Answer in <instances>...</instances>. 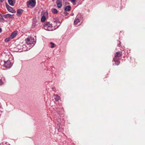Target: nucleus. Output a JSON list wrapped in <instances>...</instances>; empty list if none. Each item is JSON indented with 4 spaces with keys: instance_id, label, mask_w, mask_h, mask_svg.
<instances>
[{
    "instance_id": "1",
    "label": "nucleus",
    "mask_w": 145,
    "mask_h": 145,
    "mask_svg": "<svg viewBox=\"0 0 145 145\" xmlns=\"http://www.w3.org/2000/svg\"><path fill=\"white\" fill-rule=\"evenodd\" d=\"M34 40L35 39L34 38L31 37H28L27 39H25V40L26 42L28 45H31L32 44L33 45H32V46L31 45L30 46L29 48H28V46H26L25 45H22V49H23V50L25 51L28 50L31 48L35 43Z\"/></svg>"
},
{
    "instance_id": "2",
    "label": "nucleus",
    "mask_w": 145,
    "mask_h": 145,
    "mask_svg": "<svg viewBox=\"0 0 145 145\" xmlns=\"http://www.w3.org/2000/svg\"><path fill=\"white\" fill-rule=\"evenodd\" d=\"M44 29L47 31H52L54 30L55 28H54L52 24L49 22H46L44 25Z\"/></svg>"
},
{
    "instance_id": "3",
    "label": "nucleus",
    "mask_w": 145,
    "mask_h": 145,
    "mask_svg": "<svg viewBox=\"0 0 145 145\" xmlns=\"http://www.w3.org/2000/svg\"><path fill=\"white\" fill-rule=\"evenodd\" d=\"M3 62L4 63L3 66L6 68L9 69L12 66L11 63L9 60H8L6 61H3Z\"/></svg>"
},
{
    "instance_id": "4",
    "label": "nucleus",
    "mask_w": 145,
    "mask_h": 145,
    "mask_svg": "<svg viewBox=\"0 0 145 145\" xmlns=\"http://www.w3.org/2000/svg\"><path fill=\"white\" fill-rule=\"evenodd\" d=\"M35 0H29L27 2V5L28 7H34L35 6Z\"/></svg>"
},
{
    "instance_id": "5",
    "label": "nucleus",
    "mask_w": 145,
    "mask_h": 145,
    "mask_svg": "<svg viewBox=\"0 0 145 145\" xmlns=\"http://www.w3.org/2000/svg\"><path fill=\"white\" fill-rule=\"evenodd\" d=\"M6 7L7 10L9 12H11L13 13L16 12L15 10H14L12 8L10 7L9 5H6Z\"/></svg>"
},
{
    "instance_id": "6",
    "label": "nucleus",
    "mask_w": 145,
    "mask_h": 145,
    "mask_svg": "<svg viewBox=\"0 0 145 145\" xmlns=\"http://www.w3.org/2000/svg\"><path fill=\"white\" fill-rule=\"evenodd\" d=\"M17 32H18L17 31H15L13 32L10 36V37L11 39H12L14 37H16L17 34Z\"/></svg>"
},
{
    "instance_id": "7",
    "label": "nucleus",
    "mask_w": 145,
    "mask_h": 145,
    "mask_svg": "<svg viewBox=\"0 0 145 145\" xmlns=\"http://www.w3.org/2000/svg\"><path fill=\"white\" fill-rule=\"evenodd\" d=\"M57 6L59 8H60L62 6V1L61 0H57L56 2Z\"/></svg>"
},
{
    "instance_id": "8",
    "label": "nucleus",
    "mask_w": 145,
    "mask_h": 145,
    "mask_svg": "<svg viewBox=\"0 0 145 145\" xmlns=\"http://www.w3.org/2000/svg\"><path fill=\"white\" fill-rule=\"evenodd\" d=\"M9 4L12 6H13L16 2V0H8Z\"/></svg>"
},
{
    "instance_id": "9",
    "label": "nucleus",
    "mask_w": 145,
    "mask_h": 145,
    "mask_svg": "<svg viewBox=\"0 0 145 145\" xmlns=\"http://www.w3.org/2000/svg\"><path fill=\"white\" fill-rule=\"evenodd\" d=\"M12 17V15L9 14H7L3 15V18H5L7 19H8L10 18H11Z\"/></svg>"
},
{
    "instance_id": "10",
    "label": "nucleus",
    "mask_w": 145,
    "mask_h": 145,
    "mask_svg": "<svg viewBox=\"0 0 145 145\" xmlns=\"http://www.w3.org/2000/svg\"><path fill=\"white\" fill-rule=\"evenodd\" d=\"M114 61L116 63H115L116 65H118L120 63L119 62V59L118 58H117V57H114Z\"/></svg>"
},
{
    "instance_id": "11",
    "label": "nucleus",
    "mask_w": 145,
    "mask_h": 145,
    "mask_svg": "<svg viewBox=\"0 0 145 145\" xmlns=\"http://www.w3.org/2000/svg\"><path fill=\"white\" fill-rule=\"evenodd\" d=\"M22 12V10L21 9H18L17 10V15L20 16Z\"/></svg>"
},
{
    "instance_id": "12",
    "label": "nucleus",
    "mask_w": 145,
    "mask_h": 145,
    "mask_svg": "<svg viewBox=\"0 0 145 145\" xmlns=\"http://www.w3.org/2000/svg\"><path fill=\"white\" fill-rule=\"evenodd\" d=\"M122 53L121 52H117L115 54V57H119L121 56V55H122Z\"/></svg>"
},
{
    "instance_id": "13",
    "label": "nucleus",
    "mask_w": 145,
    "mask_h": 145,
    "mask_svg": "<svg viewBox=\"0 0 145 145\" xmlns=\"http://www.w3.org/2000/svg\"><path fill=\"white\" fill-rule=\"evenodd\" d=\"M71 7L70 6H66L65 8V10L66 11H69L71 10Z\"/></svg>"
},
{
    "instance_id": "14",
    "label": "nucleus",
    "mask_w": 145,
    "mask_h": 145,
    "mask_svg": "<svg viewBox=\"0 0 145 145\" xmlns=\"http://www.w3.org/2000/svg\"><path fill=\"white\" fill-rule=\"evenodd\" d=\"M4 21V19L3 16L0 14V22H3Z\"/></svg>"
},
{
    "instance_id": "15",
    "label": "nucleus",
    "mask_w": 145,
    "mask_h": 145,
    "mask_svg": "<svg viewBox=\"0 0 145 145\" xmlns=\"http://www.w3.org/2000/svg\"><path fill=\"white\" fill-rule=\"evenodd\" d=\"M80 20L79 19L76 18L74 21V23L75 24H77L79 22Z\"/></svg>"
},
{
    "instance_id": "16",
    "label": "nucleus",
    "mask_w": 145,
    "mask_h": 145,
    "mask_svg": "<svg viewBox=\"0 0 145 145\" xmlns=\"http://www.w3.org/2000/svg\"><path fill=\"white\" fill-rule=\"evenodd\" d=\"M54 98L56 101H57L60 99L59 97L57 95H54Z\"/></svg>"
},
{
    "instance_id": "17",
    "label": "nucleus",
    "mask_w": 145,
    "mask_h": 145,
    "mask_svg": "<svg viewBox=\"0 0 145 145\" xmlns=\"http://www.w3.org/2000/svg\"><path fill=\"white\" fill-rule=\"evenodd\" d=\"M46 18L45 16H42L41 19V21L42 22H44Z\"/></svg>"
},
{
    "instance_id": "18",
    "label": "nucleus",
    "mask_w": 145,
    "mask_h": 145,
    "mask_svg": "<svg viewBox=\"0 0 145 145\" xmlns=\"http://www.w3.org/2000/svg\"><path fill=\"white\" fill-rule=\"evenodd\" d=\"M52 12L55 14H57V10L56 9H53L52 10Z\"/></svg>"
},
{
    "instance_id": "19",
    "label": "nucleus",
    "mask_w": 145,
    "mask_h": 145,
    "mask_svg": "<svg viewBox=\"0 0 145 145\" xmlns=\"http://www.w3.org/2000/svg\"><path fill=\"white\" fill-rule=\"evenodd\" d=\"M54 24H59V22H58V20L57 19L56 20H54Z\"/></svg>"
},
{
    "instance_id": "20",
    "label": "nucleus",
    "mask_w": 145,
    "mask_h": 145,
    "mask_svg": "<svg viewBox=\"0 0 145 145\" xmlns=\"http://www.w3.org/2000/svg\"><path fill=\"white\" fill-rule=\"evenodd\" d=\"M4 82L3 81L2 79H0V85H2L4 84Z\"/></svg>"
},
{
    "instance_id": "21",
    "label": "nucleus",
    "mask_w": 145,
    "mask_h": 145,
    "mask_svg": "<svg viewBox=\"0 0 145 145\" xmlns=\"http://www.w3.org/2000/svg\"><path fill=\"white\" fill-rule=\"evenodd\" d=\"M50 44H52L51 46H50L51 48H54V44L52 42H50Z\"/></svg>"
},
{
    "instance_id": "22",
    "label": "nucleus",
    "mask_w": 145,
    "mask_h": 145,
    "mask_svg": "<svg viewBox=\"0 0 145 145\" xmlns=\"http://www.w3.org/2000/svg\"><path fill=\"white\" fill-rule=\"evenodd\" d=\"M10 39H11V38L10 37L9 38H7L5 39V41L6 42H8L10 40Z\"/></svg>"
},
{
    "instance_id": "23",
    "label": "nucleus",
    "mask_w": 145,
    "mask_h": 145,
    "mask_svg": "<svg viewBox=\"0 0 145 145\" xmlns=\"http://www.w3.org/2000/svg\"><path fill=\"white\" fill-rule=\"evenodd\" d=\"M71 1L72 3H74L75 2L76 0H71Z\"/></svg>"
},
{
    "instance_id": "24",
    "label": "nucleus",
    "mask_w": 145,
    "mask_h": 145,
    "mask_svg": "<svg viewBox=\"0 0 145 145\" xmlns=\"http://www.w3.org/2000/svg\"><path fill=\"white\" fill-rule=\"evenodd\" d=\"M4 0H0V2H3L4 1Z\"/></svg>"
},
{
    "instance_id": "25",
    "label": "nucleus",
    "mask_w": 145,
    "mask_h": 145,
    "mask_svg": "<svg viewBox=\"0 0 145 145\" xmlns=\"http://www.w3.org/2000/svg\"><path fill=\"white\" fill-rule=\"evenodd\" d=\"M2 31V29L1 28H0V33H1Z\"/></svg>"
},
{
    "instance_id": "26",
    "label": "nucleus",
    "mask_w": 145,
    "mask_h": 145,
    "mask_svg": "<svg viewBox=\"0 0 145 145\" xmlns=\"http://www.w3.org/2000/svg\"><path fill=\"white\" fill-rule=\"evenodd\" d=\"M18 47H19V46H18Z\"/></svg>"
}]
</instances>
